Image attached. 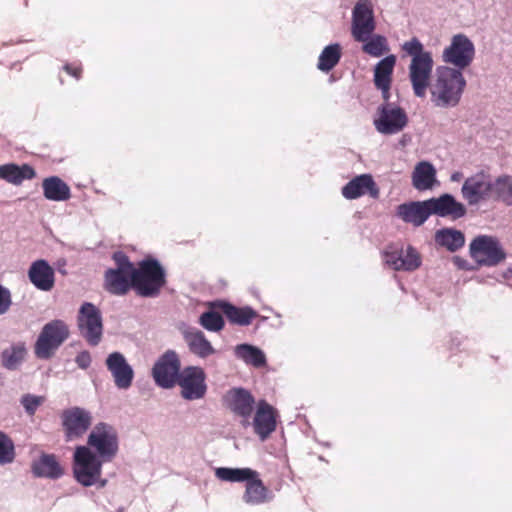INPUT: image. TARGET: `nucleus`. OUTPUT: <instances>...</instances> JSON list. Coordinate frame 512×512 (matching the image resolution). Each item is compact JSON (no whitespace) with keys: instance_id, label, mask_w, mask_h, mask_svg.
<instances>
[{"instance_id":"obj_1","label":"nucleus","mask_w":512,"mask_h":512,"mask_svg":"<svg viewBox=\"0 0 512 512\" xmlns=\"http://www.w3.org/2000/svg\"><path fill=\"white\" fill-rule=\"evenodd\" d=\"M403 51L410 56L408 67L409 80L415 96L424 98L431 84L434 61L432 53L425 50L423 44L416 37L402 44Z\"/></svg>"},{"instance_id":"obj_2","label":"nucleus","mask_w":512,"mask_h":512,"mask_svg":"<svg viewBox=\"0 0 512 512\" xmlns=\"http://www.w3.org/2000/svg\"><path fill=\"white\" fill-rule=\"evenodd\" d=\"M466 80L458 69L440 66L429 85L431 101L436 107L451 108L458 105Z\"/></svg>"},{"instance_id":"obj_3","label":"nucleus","mask_w":512,"mask_h":512,"mask_svg":"<svg viewBox=\"0 0 512 512\" xmlns=\"http://www.w3.org/2000/svg\"><path fill=\"white\" fill-rule=\"evenodd\" d=\"M106 461L98 457L87 446H77L73 453L72 470L76 481L84 487L98 485L104 487L102 466Z\"/></svg>"},{"instance_id":"obj_4","label":"nucleus","mask_w":512,"mask_h":512,"mask_svg":"<svg viewBox=\"0 0 512 512\" xmlns=\"http://www.w3.org/2000/svg\"><path fill=\"white\" fill-rule=\"evenodd\" d=\"M164 284L165 272L157 260H143L133 269V288L143 297L158 295Z\"/></svg>"},{"instance_id":"obj_5","label":"nucleus","mask_w":512,"mask_h":512,"mask_svg":"<svg viewBox=\"0 0 512 512\" xmlns=\"http://www.w3.org/2000/svg\"><path fill=\"white\" fill-rule=\"evenodd\" d=\"M85 446L106 462L111 461L119 449L116 429L105 422L97 423L90 431Z\"/></svg>"},{"instance_id":"obj_6","label":"nucleus","mask_w":512,"mask_h":512,"mask_svg":"<svg viewBox=\"0 0 512 512\" xmlns=\"http://www.w3.org/2000/svg\"><path fill=\"white\" fill-rule=\"evenodd\" d=\"M68 336V326L63 321L54 320L47 323L37 339L36 355L41 359L50 358Z\"/></svg>"},{"instance_id":"obj_7","label":"nucleus","mask_w":512,"mask_h":512,"mask_svg":"<svg viewBox=\"0 0 512 512\" xmlns=\"http://www.w3.org/2000/svg\"><path fill=\"white\" fill-rule=\"evenodd\" d=\"M93 416L89 410L79 406L65 409L61 413V422L66 441L80 439L92 425Z\"/></svg>"},{"instance_id":"obj_8","label":"nucleus","mask_w":512,"mask_h":512,"mask_svg":"<svg viewBox=\"0 0 512 512\" xmlns=\"http://www.w3.org/2000/svg\"><path fill=\"white\" fill-rule=\"evenodd\" d=\"M474 55L473 42L464 34H456L452 37L450 45L443 50L442 60L461 71L472 63Z\"/></svg>"},{"instance_id":"obj_9","label":"nucleus","mask_w":512,"mask_h":512,"mask_svg":"<svg viewBox=\"0 0 512 512\" xmlns=\"http://www.w3.org/2000/svg\"><path fill=\"white\" fill-rule=\"evenodd\" d=\"M78 327L82 337L92 346L102 339L103 323L100 310L92 303H84L78 315Z\"/></svg>"},{"instance_id":"obj_10","label":"nucleus","mask_w":512,"mask_h":512,"mask_svg":"<svg viewBox=\"0 0 512 512\" xmlns=\"http://www.w3.org/2000/svg\"><path fill=\"white\" fill-rule=\"evenodd\" d=\"M223 401L226 407L240 418V424L243 428L250 427L251 415L257 404L248 390L232 388L225 393Z\"/></svg>"},{"instance_id":"obj_11","label":"nucleus","mask_w":512,"mask_h":512,"mask_svg":"<svg viewBox=\"0 0 512 512\" xmlns=\"http://www.w3.org/2000/svg\"><path fill=\"white\" fill-rule=\"evenodd\" d=\"M181 396L185 400L193 401L202 399L207 392L206 374L199 366L184 368L177 381Z\"/></svg>"},{"instance_id":"obj_12","label":"nucleus","mask_w":512,"mask_h":512,"mask_svg":"<svg viewBox=\"0 0 512 512\" xmlns=\"http://www.w3.org/2000/svg\"><path fill=\"white\" fill-rule=\"evenodd\" d=\"M376 29V20L371 0H359L353 10L351 18V35L354 40H365L366 35L372 34Z\"/></svg>"},{"instance_id":"obj_13","label":"nucleus","mask_w":512,"mask_h":512,"mask_svg":"<svg viewBox=\"0 0 512 512\" xmlns=\"http://www.w3.org/2000/svg\"><path fill=\"white\" fill-rule=\"evenodd\" d=\"M470 253L476 262L487 266L496 265L505 259L498 240L487 235L478 236L471 242Z\"/></svg>"},{"instance_id":"obj_14","label":"nucleus","mask_w":512,"mask_h":512,"mask_svg":"<svg viewBox=\"0 0 512 512\" xmlns=\"http://www.w3.org/2000/svg\"><path fill=\"white\" fill-rule=\"evenodd\" d=\"M180 360L173 350L166 351L154 364L152 375L156 384L162 388H172L180 375Z\"/></svg>"},{"instance_id":"obj_15","label":"nucleus","mask_w":512,"mask_h":512,"mask_svg":"<svg viewBox=\"0 0 512 512\" xmlns=\"http://www.w3.org/2000/svg\"><path fill=\"white\" fill-rule=\"evenodd\" d=\"M462 197L470 204H478L492 197V180L484 172H478L468 177L461 188Z\"/></svg>"},{"instance_id":"obj_16","label":"nucleus","mask_w":512,"mask_h":512,"mask_svg":"<svg viewBox=\"0 0 512 512\" xmlns=\"http://www.w3.org/2000/svg\"><path fill=\"white\" fill-rule=\"evenodd\" d=\"M407 124L403 109L392 104H385L379 109V117L374 120L376 130L381 134H395Z\"/></svg>"},{"instance_id":"obj_17","label":"nucleus","mask_w":512,"mask_h":512,"mask_svg":"<svg viewBox=\"0 0 512 512\" xmlns=\"http://www.w3.org/2000/svg\"><path fill=\"white\" fill-rule=\"evenodd\" d=\"M277 412L275 408L265 400H260L255 408L251 425L254 433L261 441H265L276 430Z\"/></svg>"},{"instance_id":"obj_18","label":"nucleus","mask_w":512,"mask_h":512,"mask_svg":"<svg viewBox=\"0 0 512 512\" xmlns=\"http://www.w3.org/2000/svg\"><path fill=\"white\" fill-rule=\"evenodd\" d=\"M107 369L113 376L114 383L119 389H128L134 378V371L120 352H113L106 359Z\"/></svg>"},{"instance_id":"obj_19","label":"nucleus","mask_w":512,"mask_h":512,"mask_svg":"<svg viewBox=\"0 0 512 512\" xmlns=\"http://www.w3.org/2000/svg\"><path fill=\"white\" fill-rule=\"evenodd\" d=\"M180 332L189 352L198 358L206 359L216 353V349L201 330L182 326L180 327Z\"/></svg>"},{"instance_id":"obj_20","label":"nucleus","mask_w":512,"mask_h":512,"mask_svg":"<svg viewBox=\"0 0 512 512\" xmlns=\"http://www.w3.org/2000/svg\"><path fill=\"white\" fill-rule=\"evenodd\" d=\"M383 256L384 263L397 271H413L421 265L420 255L412 247L406 250H387Z\"/></svg>"},{"instance_id":"obj_21","label":"nucleus","mask_w":512,"mask_h":512,"mask_svg":"<svg viewBox=\"0 0 512 512\" xmlns=\"http://www.w3.org/2000/svg\"><path fill=\"white\" fill-rule=\"evenodd\" d=\"M427 201L430 215L435 214L441 217L449 216L458 219L466 213L465 206L450 194H443L438 198H430Z\"/></svg>"},{"instance_id":"obj_22","label":"nucleus","mask_w":512,"mask_h":512,"mask_svg":"<svg viewBox=\"0 0 512 512\" xmlns=\"http://www.w3.org/2000/svg\"><path fill=\"white\" fill-rule=\"evenodd\" d=\"M396 61V56L389 54L381 59L374 67V85L381 91L386 101L390 97L389 90Z\"/></svg>"},{"instance_id":"obj_23","label":"nucleus","mask_w":512,"mask_h":512,"mask_svg":"<svg viewBox=\"0 0 512 512\" xmlns=\"http://www.w3.org/2000/svg\"><path fill=\"white\" fill-rule=\"evenodd\" d=\"M397 216L404 222L421 226L430 216L428 201H412L397 207Z\"/></svg>"},{"instance_id":"obj_24","label":"nucleus","mask_w":512,"mask_h":512,"mask_svg":"<svg viewBox=\"0 0 512 512\" xmlns=\"http://www.w3.org/2000/svg\"><path fill=\"white\" fill-rule=\"evenodd\" d=\"M31 283L41 291H50L54 287V270L47 261H34L28 271Z\"/></svg>"},{"instance_id":"obj_25","label":"nucleus","mask_w":512,"mask_h":512,"mask_svg":"<svg viewBox=\"0 0 512 512\" xmlns=\"http://www.w3.org/2000/svg\"><path fill=\"white\" fill-rule=\"evenodd\" d=\"M366 193L373 198H377L379 194L375 182L369 174L356 176L342 188V195L346 199H356Z\"/></svg>"},{"instance_id":"obj_26","label":"nucleus","mask_w":512,"mask_h":512,"mask_svg":"<svg viewBox=\"0 0 512 512\" xmlns=\"http://www.w3.org/2000/svg\"><path fill=\"white\" fill-rule=\"evenodd\" d=\"M133 287V270L109 269L105 274L106 289L116 295L125 294Z\"/></svg>"},{"instance_id":"obj_27","label":"nucleus","mask_w":512,"mask_h":512,"mask_svg":"<svg viewBox=\"0 0 512 512\" xmlns=\"http://www.w3.org/2000/svg\"><path fill=\"white\" fill-rule=\"evenodd\" d=\"M437 183L436 169L428 161L417 163L412 173V184L419 191L430 190Z\"/></svg>"},{"instance_id":"obj_28","label":"nucleus","mask_w":512,"mask_h":512,"mask_svg":"<svg viewBox=\"0 0 512 512\" xmlns=\"http://www.w3.org/2000/svg\"><path fill=\"white\" fill-rule=\"evenodd\" d=\"M35 176L34 169L27 165L18 166L10 163L0 166V178L14 185H20L24 180Z\"/></svg>"},{"instance_id":"obj_29","label":"nucleus","mask_w":512,"mask_h":512,"mask_svg":"<svg viewBox=\"0 0 512 512\" xmlns=\"http://www.w3.org/2000/svg\"><path fill=\"white\" fill-rule=\"evenodd\" d=\"M245 481L247 482L246 489L243 494V500L245 503L259 505L269 500L268 490L264 486L258 474L257 476L251 477Z\"/></svg>"},{"instance_id":"obj_30","label":"nucleus","mask_w":512,"mask_h":512,"mask_svg":"<svg viewBox=\"0 0 512 512\" xmlns=\"http://www.w3.org/2000/svg\"><path fill=\"white\" fill-rule=\"evenodd\" d=\"M362 43V51L374 58L382 57L390 51L388 40L381 34H368L365 40H355Z\"/></svg>"},{"instance_id":"obj_31","label":"nucleus","mask_w":512,"mask_h":512,"mask_svg":"<svg viewBox=\"0 0 512 512\" xmlns=\"http://www.w3.org/2000/svg\"><path fill=\"white\" fill-rule=\"evenodd\" d=\"M44 196L52 201H65L70 197L69 186L59 177L46 178L42 184Z\"/></svg>"},{"instance_id":"obj_32","label":"nucleus","mask_w":512,"mask_h":512,"mask_svg":"<svg viewBox=\"0 0 512 512\" xmlns=\"http://www.w3.org/2000/svg\"><path fill=\"white\" fill-rule=\"evenodd\" d=\"M237 358L241 359L248 365L256 368L266 364V356L264 352L256 346L250 344H239L234 349Z\"/></svg>"},{"instance_id":"obj_33","label":"nucleus","mask_w":512,"mask_h":512,"mask_svg":"<svg viewBox=\"0 0 512 512\" xmlns=\"http://www.w3.org/2000/svg\"><path fill=\"white\" fill-rule=\"evenodd\" d=\"M33 471L37 476L58 478L63 471L54 455H43L33 464Z\"/></svg>"},{"instance_id":"obj_34","label":"nucleus","mask_w":512,"mask_h":512,"mask_svg":"<svg viewBox=\"0 0 512 512\" xmlns=\"http://www.w3.org/2000/svg\"><path fill=\"white\" fill-rule=\"evenodd\" d=\"M436 242L446 247L449 251H456L465 243L464 235L461 231L455 229H442L436 232Z\"/></svg>"},{"instance_id":"obj_35","label":"nucleus","mask_w":512,"mask_h":512,"mask_svg":"<svg viewBox=\"0 0 512 512\" xmlns=\"http://www.w3.org/2000/svg\"><path fill=\"white\" fill-rule=\"evenodd\" d=\"M215 475L218 479L226 482H244L257 476V471L251 468L219 467L215 470Z\"/></svg>"},{"instance_id":"obj_36","label":"nucleus","mask_w":512,"mask_h":512,"mask_svg":"<svg viewBox=\"0 0 512 512\" xmlns=\"http://www.w3.org/2000/svg\"><path fill=\"white\" fill-rule=\"evenodd\" d=\"M341 57V47L338 43L326 46L319 56L318 69L328 72L333 69Z\"/></svg>"},{"instance_id":"obj_37","label":"nucleus","mask_w":512,"mask_h":512,"mask_svg":"<svg viewBox=\"0 0 512 512\" xmlns=\"http://www.w3.org/2000/svg\"><path fill=\"white\" fill-rule=\"evenodd\" d=\"M492 196L512 205V176L501 175L492 182Z\"/></svg>"},{"instance_id":"obj_38","label":"nucleus","mask_w":512,"mask_h":512,"mask_svg":"<svg viewBox=\"0 0 512 512\" xmlns=\"http://www.w3.org/2000/svg\"><path fill=\"white\" fill-rule=\"evenodd\" d=\"M223 311L232 323L238 325H248L256 316V313L251 308H237L230 304H224Z\"/></svg>"},{"instance_id":"obj_39","label":"nucleus","mask_w":512,"mask_h":512,"mask_svg":"<svg viewBox=\"0 0 512 512\" xmlns=\"http://www.w3.org/2000/svg\"><path fill=\"white\" fill-rule=\"evenodd\" d=\"M26 351L23 347H14L5 350L2 354L3 365L8 369H16L23 361Z\"/></svg>"},{"instance_id":"obj_40","label":"nucleus","mask_w":512,"mask_h":512,"mask_svg":"<svg viewBox=\"0 0 512 512\" xmlns=\"http://www.w3.org/2000/svg\"><path fill=\"white\" fill-rule=\"evenodd\" d=\"M199 323L208 331L217 332L223 328L222 316L215 311H207L200 316Z\"/></svg>"},{"instance_id":"obj_41","label":"nucleus","mask_w":512,"mask_h":512,"mask_svg":"<svg viewBox=\"0 0 512 512\" xmlns=\"http://www.w3.org/2000/svg\"><path fill=\"white\" fill-rule=\"evenodd\" d=\"M14 457L15 451L12 440L0 431V465L11 463Z\"/></svg>"},{"instance_id":"obj_42","label":"nucleus","mask_w":512,"mask_h":512,"mask_svg":"<svg viewBox=\"0 0 512 512\" xmlns=\"http://www.w3.org/2000/svg\"><path fill=\"white\" fill-rule=\"evenodd\" d=\"M43 402L44 397L31 394H26L21 399V404L29 415H33Z\"/></svg>"},{"instance_id":"obj_43","label":"nucleus","mask_w":512,"mask_h":512,"mask_svg":"<svg viewBox=\"0 0 512 512\" xmlns=\"http://www.w3.org/2000/svg\"><path fill=\"white\" fill-rule=\"evenodd\" d=\"M12 304L10 291L0 285V315L5 314Z\"/></svg>"},{"instance_id":"obj_44","label":"nucleus","mask_w":512,"mask_h":512,"mask_svg":"<svg viewBox=\"0 0 512 512\" xmlns=\"http://www.w3.org/2000/svg\"><path fill=\"white\" fill-rule=\"evenodd\" d=\"M115 262H116V265L117 267L115 269L117 270H133L134 269V266L132 265V263H130V261L128 260V258L126 257V255H124L122 252H117L114 254L113 256Z\"/></svg>"},{"instance_id":"obj_45","label":"nucleus","mask_w":512,"mask_h":512,"mask_svg":"<svg viewBox=\"0 0 512 512\" xmlns=\"http://www.w3.org/2000/svg\"><path fill=\"white\" fill-rule=\"evenodd\" d=\"M77 365L81 368V369H86L90 366L91 364V356H90V353L87 352V351H83L81 353H79L77 356H76V359H75Z\"/></svg>"},{"instance_id":"obj_46","label":"nucleus","mask_w":512,"mask_h":512,"mask_svg":"<svg viewBox=\"0 0 512 512\" xmlns=\"http://www.w3.org/2000/svg\"><path fill=\"white\" fill-rule=\"evenodd\" d=\"M463 178V174L459 171L452 173L450 180L452 182H459Z\"/></svg>"},{"instance_id":"obj_47","label":"nucleus","mask_w":512,"mask_h":512,"mask_svg":"<svg viewBox=\"0 0 512 512\" xmlns=\"http://www.w3.org/2000/svg\"><path fill=\"white\" fill-rule=\"evenodd\" d=\"M64 69L71 75L75 76V77H78V74H79V70L77 69H72L69 65H66L64 67Z\"/></svg>"}]
</instances>
